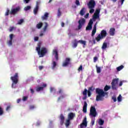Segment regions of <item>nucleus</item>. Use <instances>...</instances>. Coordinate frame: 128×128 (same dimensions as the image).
I'll list each match as a JSON object with an SVG mask.
<instances>
[{
  "label": "nucleus",
  "mask_w": 128,
  "mask_h": 128,
  "mask_svg": "<svg viewBox=\"0 0 128 128\" xmlns=\"http://www.w3.org/2000/svg\"><path fill=\"white\" fill-rule=\"evenodd\" d=\"M104 124V120L100 119L98 121V124H100V126H102Z\"/></svg>",
  "instance_id": "2f4dec72"
},
{
  "label": "nucleus",
  "mask_w": 128,
  "mask_h": 128,
  "mask_svg": "<svg viewBox=\"0 0 128 128\" xmlns=\"http://www.w3.org/2000/svg\"><path fill=\"white\" fill-rule=\"evenodd\" d=\"M88 90L86 88H85L82 92L83 96H86V94H88Z\"/></svg>",
  "instance_id": "c9c22d12"
},
{
  "label": "nucleus",
  "mask_w": 128,
  "mask_h": 128,
  "mask_svg": "<svg viewBox=\"0 0 128 128\" xmlns=\"http://www.w3.org/2000/svg\"><path fill=\"white\" fill-rule=\"evenodd\" d=\"M94 86H92L91 87H90L88 90V96H92V92H94Z\"/></svg>",
  "instance_id": "f3484780"
},
{
  "label": "nucleus",
  "mask_w": 128,
  "mask_h": 128,
  "mask_svg": "<svg viewBox=\"0 0 128 128\" xmlns=\"http://www.w3.org/2000/svg\"><path fill=\"white\" fill-rule=\"evenodd\" d=\"M88 126V122H86V118H84L82 122L80 125V128H82L84 126Z\"/></svg>",
  "instance_id": "ddd939ff"
},
{
  "label": "nucleus",
  "mask_w": 128,
  "mask_h": 128,
  "mask_svg": "<svg viewBox=\"0 0 128 128\" xmlns=\"http://www.w3.org/2000/svg\"><path fill=\"white\" fill-rule=\"evenodd\" d=\"M28 96H23L22 100H24V102H26V100H28Z\"/></svg>",
  "instance_id": "a19ab883"
},
{
  "label": "nucleus",
  "mask_w": 128,
  "mask_h": 128,
  "mask_svg": "<svg viewBox=\"0 0 128 128\" xmlns=\"http://www.w3.org/2000/svg\"><path fill=\"white\" fill-rule=\"evenodd\" d=\"M60 124H61V126H62V124H64V114H60Z\"/></svg>",
  "instance_id": "2eb2a0df"
},
{
  "label": "nucleus",
  "mask_w": 128,
  "mask_h": 128,
  "mask_svg": "<svg viewBox=\"0 0 128 128\" xmlns=\"http://www.w3.org/2000/svg\"><path fill=\"white\" fill-rule=\"evenodd\" d=\"M92 26L90 25V24H88V25L86 27V30H92Z\"/></svg>",
  "instance_id": "c85d7f7f"
},
{
  "label": "nucleus",
  "mask_w": 128,
  "mask_h": 128,
  "mask_svg": "<svg viewBox=\"0 0 128 128\" xmlns=\"http://www.w3.org/2000/svg\"><path fill=\"white\" fill-rule=\"evenodd\" d=\"M70 64H72V62H70V58H66L62 64V66H70Z\"/></svg>",
  "instance_id": "1a4fd4ad"
},
{
  "label": "nucleus",
  "mask_w": 128,
  "mask_h": 128,
  "mask_svg": "<svg viewBox=\"0 0 128 128\" xmlns=\"http://www.w3.org/2000/svg\"><path fill=\"white\" fill-rule=\"evenodd\" d=\"M37 52L40 58H44L45 54H46L48 50H46V48L42 47Z\"/></svg>",
  "instance_id": "39448f33"
},
{
  "label": "nucleus",
  "mask_w": 128,
  "mask_h": 128,
  "mask_svg": "<svg viewBox=\"0 0 128 128\" xmlns=\"http://www.w3.org/2000/svg\"><path fill=\"white\" fill-rule=\"evenodd\" d=\"M79 25L78 26V30H80L82 28V26L84 25V24H86V20L84 18L80 19L78 21Z\"/></svg>",
  "instance_id": "9d476101"
},
{
  "label": "nucleus",
  "mask_w": 128,
  "mask_h": 128,
  "mask_svg": "<svg viewBox=\"0 0 128 128\" xmlns=\"http://www.w3.org/2000/svg\"><path fill=\"white\" fill-rule=\"evenodd\" d=\"M90 116H92L93 118H96V116H98L96 110V107L94 106H92L90 107Z\"/></svg>",
  "instance_id": "0eeeda50"
},
{
  "label": "nucleus",
  "mask_w": 128,
  "mask_h": 128,
  "mask_svg": "<svg viewBox=\"0 0 128 128\" xmlns=\"http://www.w3.org/2000/svg\"><path fill=\"white\" fill-rule=\"evenodd\" d=\"M75 116H76V114L74 112H70L68 114V119L70 120H74Z\"/></svg>",
  "instance_id": "f8f14e48"
},
{
  "label": "nucleus",
  "mask_w": 128,
  "mask_h": 128,
  "mask_svg": "<svg viewBox=\"0 0 128 128\" xmlns=\"http://www.w3.org/2000/svg\"><path fill=\"white\" fill-rule=\"evenodd\" d=\"M96 30H92V36H94L96 34Z\"/></svg>",
  "instance_id": "79ce46f5"
},
{
  "label": "nucleus",
  "mask_w": 128,
  "mask_h": 128,
  "mask_svg": "<svg viewBox=\"0 0 128 128\" xmlns=\"http://www.w3.org/2000/svg\"><path fill=\"white\" fill-rule=\"evenodd\" d=\"M44 26L43 28V30L44 32H46V30L48 28V22H44Z\"/></svg>",
  "instance_id": "a878e982"
},
{
  "label": "nucleus",
  "mask_w": 128,
  "mask_h": 128,
  "mask_svg": "<svg viewBox=\"0 0 128 128\" xmlns=\"http://www.w3.org/2000/svg\"><path fill=\"white\" fill-rule=\"evenodd\" d=\"M78 70V72H80V70H82V66L80 65Z\"/></svg>",
  "instance_id": "09e8293b"
},
{
  "label": "nucleus",
  "mask_w": 128,
  "mask_h": 128,
  "mask_svg": "<svg viewBox=\"0 0 128 128\" xmlns=\"http://www.w3.org/2000/svg\"><path fill=\"white\" fill-rule=\"evenodd\" d=\"M56 65H57L56 62V61H53L52 62V70L56 68Z\"/></svg>",
  "instance_id": "cd10ccee"
},
{
  "label": "nucleus",
  "mask_w": 128,
  "mask_h": 128,
  "mask_svg": "<svg viewBox=\"0 0 128 128\" xmlns=\"http://www.w3.org/2000/svg\"><path fill=\"white\" fill-rule=\"evenodd\" d=\"M30 90L31 94H34V89H32V88H30Z\"/></svg>",
  "instance_id": "69168bd1"
},
{
  "label": "nucleus",
  "mask_w": 128,
  "mask_h": 128,
  "mask_svg": "<svg viewBox=\"0 0 128 128\" xmlns=\"http://www.w3.org/2000/svg\"><path fill=\"white\" fill-rule=\"evenodd\" d=\"M14 30V27L12 26V27H10V28L9 30V32H12Z\"/></svg>",
  "instance_id": "603ef678"
},
{
  "label": "nucleus",
  "mask_w": 128,
  "mask_h": 128,
  "mask_svg": "<svg viewBox=\"0 0 128 128\" xmlns=\"http://www.w3.org/2000/svg\"><path fill=\"white\" fill-rule=\"evenodd\" d=\"M110 90V86L108 85L104 86V90L96 88V94H97L96 96V102H102L104 100V98L108 94V92H106Z\"/></svg>",
  "instance_id": "f257e3e1"
},
{
  "label": "nucleus",
  "mask_w": 128,
  "mask_h": 128,
  "mask_svg": "<svg viewBox=\"0 0 128 128\" xmlns=\"http://www.w3.org/2000/svg\"><path fill=\"white\" fill-rule=\"evenodd\" d=\"M20 10V7L18 6L16 8H12L10 12V14H12L13 16H15L16 14Z\"/></svg>",
  "instance_id": "6e6552de"
},
{
  "label": "nucleus",
  "mask_w": 128,
  "mask_h": 128,
  "mask_svg": "<svg viewBox=\"0 0 128 128\" xmlns=\"http://www.w3.org/2000/svg\"><path fill=\"white\" fill-rule=\"evenodd\" d=\"M87 108H88V103L84 101V105L83 106V109H82V112H84V113L86 112Z\"/></svg>",
  "instance_id": "6ab92c4d"
},
{
  "label": "nucleus",
  "mask_w": 128,
  "mask_h": 128,
  "mask_svg": "<svg viewBox=\"0 0 128 128\" xmlns=\"http://www.w3.org/2000/svg\"><path fill=\"white\" fill-rule=\"evenodd\" d=\"M97 60H98V57H96V56L94 57V62H96Z\"/></svg>",
  "instance_id": "6e6d98bb"
},
{
  "label": "nucleus",
  "mask_w": 128,
  "mask_h": 128,
  "mask_svg": "<svg viewBox=\"0 0 128 128\" xmlns=\"http://www.w3.org/2000/svg\"><path fill=\"white\" fill-rule=\"evenodd\" d=\"M52 54L54 56V58L56 60H58V50L54 49L52 50Z\"/></svg>",
  "instance_id": "9b49d317"
},
{
  "label": "nucleus",
  "mask_w": 128,
  "mask_h": 128,
  "mask_svg": "<svg viewBox=\"0 0 128 128\" xmlns=\"http://www.w3.org/2000/svg\"><path fill=\"white\" fill-rule=\"evenodd\" d=\"M84 14H86V8L84 7L81 9L80 14L82 16L84 15Z\"/></svg>",
  "instance_id": "5701e85b"
},
{
  "label": "nucleus",
  "mask_w": 128,
  "mask_h": 128,
  "mask_svg": "<svg viewBox=\"0 0 128 128\" xmlns=\"http://www.w3.org/2000/svg\"><path fill=\"white\" fill-rule=\"evenodd\" d=\"M78 44H80L83 45V48H84L85 46H86V41L84 40H79L78 41Z\"/></svg>",
  "instance_id": "4be33fe9"
},
{
  "label": "nucleus",
  "mask_w": 128,
  "mask_h": 128,
  "mask_svg": "<svg viewBox=\"0 0 128 128\" xmlns=\"http://www.w3.org/2000/svg\"><path fill=\"white\" fill-rule=\"evenodd\" d=\"M118 80L120 79L118 78H114L112 80V82L111 83L112 85V89L113 90H118Z\"/></svg>",
  "instance_id": "423d86ee"
},
{
  "label": "nucleus",
  "mask_w": 128,
  "mask_h": 128,
  "mask_svg": "<svg viewBox=\"0 0 128 128\" xmlns=\"http://www.w3.org/2000/svg\"><path fill=\"white\" fill-rule=\"evenodd\" d=\"M32 8V7L30 6H28L24 8V10H26V12H28V10H30Z\"/></svg>",
  "instance_id": "473e14b6"
},
{
  "label": "nucleus",
  "mask_w": 128,
  "mask_h": 128,
  "mask_svg": "<svg viewBox=\"0 0 128 128\" xmlns=\"http://www.w3.org/2000/svg\"><path fill=\"white\" fill-rule=\"evenodd\" d=\"M96 72H97V73L98 74L100 73V72H101L100 67H98V65H96Z\"/></svg>",
  "instance_id": "f704fd0d"
},
{
  "label": "nucleus",
  "mask_w": 128,
  "mask_h": 128,
  "mask_svg": "<svg viewBox=\"0 0 128 128\" xmlns=\"http://www.w3.org/2000/svg\"><path fill=\"white\" fill-rule=\"evenodd\" d=\"M100 18V15H98V14H96V13H94V16H93L94 20H96V18Z\"/></svg>",
  "instance_id": "7c9ffc66"
},
{
  "label": "nucleus",
  "mask_w": 128,
  "mask_h": 128,
  "mask_svg": "<svg viewBox=\"0 0 128 128\" xmlns=\"http://www.w3.org/2000/svg\"><path fill=\"white\" fill-rule=\"evenodd\" d=\"M10 80L12 81V88H16V84L18 82V74L15 73L14 76L10 77Z\"/></svg>",
  "instance_id": "f03ea898"
},
{
  "label": "nucleus",
  "mask_w": 128,
  "mask_h": 128,
  "mask_svg": "<svg viewBox=\"0 0 128 128\" xmlns=\"http://www.w3.org/2000/svg\"><path fill=\"white\" fill-rule=\"evenodd\" d=\"M115 32H116V28H110L109 31L110 36H114Z\"/></svg>",
  "instance_id": "4468645a"
},
{
  "label": "nucleus",
  "mask_w": 128,
  "mask_h": 128,
  "mask_svg": "<svg viewBox=\"0 0 128 128\" xmlns=\"http://www.w3.org/2000/svg\"><path fill=\"white\" fill-rule=\"evenodd\" d=\"M4 114V110L2 108H0V116H2Z\"/></svg>",
  "instance_id": "680f3d73"
},
{
  "label": "nucleus",
  "mask_w": 128,
  "mask_h": 128,
  "mask_svg": "<svg viewBox=\"0 0 128 128\" xmlns=\"http://www.w3.org/2000/svg\"><path fill=\"white\" fill-rule=\"evenodd\" d=\"M89 16H90V14H89V13H87V14L84 16V18H88Z\"/></svg>",
  "instance_id": "4d7b16f0"
},
{
  "label": "nucleus",
  "mask_w": 128,
  "mask_h": 128,
  "mask_svg": "<svg viewBox=\"0 0 128 128\" xmlns=\"http://www.w3.org/2000/svg\"><path fill=\"white\" fill-rule=\"evenodd\" d=\"M48 18V13L46 12L44 16H42V20H46Z\"/></svg>",
  "instance_id": "412c9836"
},
{
  "label": "nucleus",
  "mask_w": 128,
  "mask_h": 128,
  "mask_svg": "<svg viewBox=\"0 0 128 128\" xmlns=\"http://www.w3.org/2000/svg\"><path fill=\"white\" fill-rule=\"evenodd\" d=\"M64 98V95L60 96L58 99V102H60V98Z\"/></svg>",
  "instance_id": "49530a36"
},
{
  "label": "nucleus",
  "mask_w": 128,
  "mask_h": 128,
  "mask_svg": "<svg viewBox=\"0 0 128 128\" xmlns=\"http://www.w3.org/2000/svg\"><path fill=\"white\" fill-rule=\"evenodd\" d=\"M112 100H113L114 102H116V97H112Z\"/></svg>",
  "instance_id": "e2e57ef3"
},
{
  "label": "nucleus",
  "mask_w": 128,
  "mask_h": 128,
  "mask_svg": "<svg viewBox=\"0 0 128 128\" xmlns=\"http://www.w3.org/2000/svg\"><path fill=\"white\" fill-rule=\"evenodd\" d=\"M96 24H98V22H96V23L94 24V26L93 28V30H96Z\"/></svg>",
  "instance_id": "de8ad7c7"
},
{
  "label": "nucleus",
  "mask_w": 128,
  "mask_h": 128,
  "mask_svg": "<svg viewBox=\"0 0 128 128\" xmlns=\"http://www.w3.org/2000/svg\"><path fill=\"white\" fill-rule=\"evenodd\" d=\"M57 14L58 16H62V12H60V8H59L58 9V12Z\"/></svg>",
  "instance_id": "e433bc0d"
},
{
  "label": "nucleus",
  "mask_w": 128,
  "mask_h": 128,
  "mask_svg": "<svg viewBox=\"0 0 128 128\" xmlns=\"http://www.w3.org/2000/svg\"><path fill=\"white\" fill-rule=\"evenodd\" d=\"M34 40L35 42H38V36H36L34 38Z\"/></svg>",
  "instance_id": "bf43d9fd"
},
{
  "label": "nucleus",
  "mask_w": 128,
  "mask_h": 128,
  "mask_svg": "<svg viewBox=\"0 0 128 128\" xmlns=\"http://www.w3.org/2000/svg\"><path fill=\"white\" fill-rule=\"evenodd\" d=\"M108 48V44L106 42H104L102 44V49L104 50Z\"/></svg>",
  "instance_id": "393cba45"
},
{
  "label": "nucleus",
  "mask_w": 128,
  "mask_h": 128,
  "mask_svg": "<svg viewBox=\"0 0 128 128\" xmlns=\"http://www.w3.org/2000/svg\"><path fill=\"white\" fill-rule=\"evenodd\" d=\"M122 86V81L120 82L119 84V86Z\"/></svg>",
  "instance_id": "338daca9"
},
{
  "label": "nucleus",
  "mask_w": 128,
  "mask_h": 128,
  "mask_svg": "<svg viewBox=\"0 0 128 128\" xmlns=\"http://www.w3.org/2000/svg\"><path fill=\"white\" fill-rule=\"evenodd\" d=\"M22 22H24V19H20L19 21H18L17 24H22Z\"/></svg>",
  "instance_id": "ea45409f"
},
{
  "label": "nucleus",
  "mask_w": 128,
  "mask_h": 128,
  "mask_svg": "<svg viewBox=\"0 0 128 128\" xmlns=\"http://www.w3.org/2000/svg\"><path fill=\"white\" fill-rule=\"evenodd\" d=\"M124 68V65H121L116 68V70L117 72H120V70H122V68Z\"/></svg>",
  "instance_id": "bb28decb"
},
{
  "label": "nucleus",
  "mask_w": 128,
  "mask_h": 128,
  "mask_svg": "<svg viewBox=\"0 0 128 128\" xmlns=\"http://www.w3.org/2000/svg\"><path fill=\"white\" fill-rule=\"evenodd\" d=\"M38 68H39L40 70H42V68H44V66H39Z\"/></svg>",
  "instance_id": "052dcab7"
},
{
  "label": "nucleus",
  "mask_w": 128,
  "mask_h": 128,
  "mask_svg": "<svg viewBox=\"0 0 128 128\" xmlns=\"http://www.w3.org/2000/svg\"><path fill=\"white\" fill-rule=\"evenodd\" d=\"M117 100H118V102H122V95L121 94H120L118 96V97L117 98Z\"/></svg>",
  "instance_id": "4c0bfd02"
},
{
  "label": "nucleus",
  "mask_w": 128,
  "mask_h": 128,
  "mask_svg": "<svg viewBox=\"0 0 128 128\" xmlns=\"http://www.w3.org/2000/svg\"><path fill=\"white\" fill-rule=\"evenodd\" d=\"M56 92V89H54V88H52V87H51L50 88V92Z\"/></svg>",
  "instance_id": "8fccbe9b"
},
{
  "label": "nucleus",
  "mask_w": 128,
  "mask_h": 128,
  "mask_svg": "<svg viewBox=\"0 0 128 128\" xmlns=\"http://www.w3.org/2000/svg\"><path fill=\"white\" fill-rule=\"evenodd\" d=\"M75 4L76 6H80V1L78 0H76Z\"/></svg>",
  "instance_id": "c03bdc74"
},
{
  "label": "nucleus",
  "mask_w": 128,
  "mask_h": 128,
  "mask_svg": "<svg viewBox=\"0 0 128 128\" xmlns=\"http://www.w3.org/2000/svg\"><path fill=\"white\" fill-rule=\"evenodd\" d=\"M91 124L92 126H94V120H92Z\"/></svg>",
  "instance_id": "774afa93"
},
{
  "label": "nucleus",
  "mask_w": 128,
  "mask_h": 128,
  "mask_svg": "<svg viewBox=\"0 0 128 128\" xmlns=\"http://www.w3.org/2000/svg\"><path fill=\"white\" fill-rule=\"evenodd\" d=\"M70 120L69 119H68L66 120V122H65V126L66 128H68L70 126Z\"/></svg>",
  "instance_id": "b1692460"
},
{
  "label": "nucleus",
  "mask_w": 128,
  "mask_h": 128,
  "mask_svg": "<svg viewBox=\"0 0 128 128\" xmlns=\"http://www.w3.org/2000/svg\"><path fill=\"white\" fill-rule=\"evenodd\" d=\"M74 42L73 44V48H76L78 46V41L76 40V39H75L74 40Z\"/></svg>",
  "instance_id": "c756f323"
},
{
  "label": "nucleus",
  "mask_w": 128,
  "mask_h": 128,
  "mask_svg": "<svg viewBox=\"0 0 128 128\" xmlns=\"http://www.w3.org/2000/svg\"><path fill=\"white\" fill-rule=\"evenodd\" d=\"M88 8L90 9L89 12L90 14H94V8L96 6V1L94 0H90L87 4Z\"/></svg>",
  "instance_id": "7ed1b4c3"
},
{
  "label": "nucleus",
  "mask_w": 128,
  "mask_h": 128,
  "mask_svg": "<svg viewBox=\"0 0 128 128\" xmlns=\"http://www.w3.org/2000/svg\"><path fill=\"white\" fill-rule=\"evenodd\" d=\"M38 12V2H36V8L34 9V14H36Z\"/></svg>",
  "instance_id": "a211bd4d"
},
{
  "label": "nucleus",
  "mask_w": 128,
  "mask_h": 128,
  "mask_svg": "<svg viewBox=\"0 0 128 128\" xmlns=\"http://www.w3.org/2000/svg\"><path fill=\"white\" fill-rule=\"evenodd\" d=\"M92 24H94V22L92 21V20L90 19L89 21L88 24H90V26H92Z\"/></svg>",
  "instance_id": "a18cd8bd"
},
{
  "label": "nucleus",
  "mask_w": 128,
  "mask_h": 128,
  "mask_svg": "<svg viewBox=\"0 0 128 128\" xmlns=\"http://www.w3.org/2000/svg\"><path fill=\"white\" fill-rule=\"evenodd\" d=\"M10 109V106H8L6 107V110L8 112V110H9Z\"/></svg>",
  "instance_id": "0e129e2a"
},
{
  "label": "nucleus",
  "mask_w": 128,
  "mask_h": 128,
  "mask_svg": "<svg viewBox=\"0 0 128 128\" xmlns=\"http://www.w3.org/2000/svg\"><path fill=\"white\" fill-rule=\"evenodd\" d=\"M10 40H12V38H14V34H10Z\"/></svg>",
  "instance_id": "3c124183"
},
{
  "label": "nucleus",
  "mask_w": 128,
  "mask_h": 128,
  "mask_svg": "<svg viewBox=\"0 0 128 128\" xmlns=\"http://www.w3.org/2000/svg\"><path fill=\"white\" fill-rule=\"evenodd\" d=\"M40 46H42V44L40 42H38V46L36 47V50H40Z\"/></svg>",
  "instance_id": "72a5a7b5"
},
{
  "label": "nucleus",
  "mask_w": 128,
  "mask_h": 128,
  "mask_svg": "<svg viewBox=\"0 0 128 128\" xmlns=\"http://www.w3.org/2000/svg\"><path fill=\"white\" fill-rule=\"evenodd\" d=\"M106 30H102L100 32V34H98L96 37L95 38V40L96 42H100V40H102L106 36Z\"/></svg>",
  "instance_id": "20e7f679"
},
{
  "label": "nucleus",
  "mask_w": 128,
  "mask_h": 128,
  "mask_svg": "<svg viewBox=\"0 0 128 128\" xmlns=\"http://www.w3.org/2000/svg\"><path fill=\"white\" fill-rule=\"evenodd\" d=\"M58 94H62V90L60 89L58 92H57Z\"/></svg>",
  "instance_id": "864d4df0"
},
{
  "label": "nucleus",
  "mask_w": 128,
  "mask_h": 128,
  "mask_svg": "<svg viewBox=\"0 0 128 128\" xmlns=\"http://www.w3.org/2000/svg\"><path fill=\"white\" fill-rule=\"evenodd\" d=\"M42 26H44V23H42V22H39L36 24V28L38 30H40V28H42Z\"/></svg>",
  "instance_id": "aec40b11"
},
{
  "label": "nucleus",
  "mask_w": 128,
  "mask_h": 128,
  "mask_svg": "<svg viewBox=\"0 0 128 128\" xmlns=\"http://www.w3.org/2000/svg\"><path fill=\"white\" fill-rule=\"evenodd\" d=\"M44 88H46V84H43L42 86L38 87L36 88V92H40V90H44Z\"/></svg>",
  "instance_id": "dca6fc26"
},
{
  "label": "nucleus",
  "mask_w": 128,
  "mask_h": 128,
  "mask_svg": "<svg viewBox=\"0 0 128 128\" xmlns=\"http://www.w3.org/2000/svg\"><path fill=\"white\" fill-rule=\"evenodd\" d=\"M100 9H97V10H96L94 14L100 16Z\"/></svg>",
  "instance_id": "58836bf2"
},
{
  "label": "nucleus",
  "mask_w": 128,
  "mask_h": 128,
  "mask_svg": "<svg viewBox=\"0 0 128 128\" xmlns=\"http://www.w3.org/2000/svg\"><path fill=\"white\" fill-rule=\"evenodd\" d=\"M8 46H12V40H10L8 42Z\"/></svg>",
  "instance_id": "37998d69"
},
{
  "label": "nucleus",
  "mask_w": 128,
  "mask_h": 128,
  "mask_svg": "<svg viewBox=\"0 0 128 128\" xmlns=\"http://www.w3.org/2000/svg\"><path fill=\"white\" fill-rule=\"evenodd\" d=\"M10 10H8L6 12L5 16H8V14H10Z\"/></svg>",
  "instance_id": "5fc2aeb1"
},
{
  "label": "nucleus",
  "mask_w": 128,
  "mask_h": 128,
  "mask_svg": "<svg viewBox=\"0 0 128 128\" xmlns=\"http://www.w3.org/2000/svg\"><path fill=\"white\" fill-rule=\"evenodd\" d=\"M34 106L32 105L30 106V110H34Z\"/></svg>",
  "instance_id": "13d9d810"
}]
</instances>
